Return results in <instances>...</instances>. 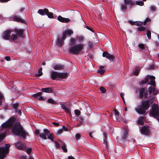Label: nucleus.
Segmentation results:
<instances>
[{"instance_id": "1", "label": "nucleus", "mask_w": 159, "mask_h": 159, "mask_svg": "<svg viewBox=\"0 0 159 159\" xmlns=\"http://www.w3.org/2000/svg\"><path fill=\"white\" fill-rule=\"evenodd\" d=\"M154 98L152 97H150L149 100L142 102L135 108V110L139 114L143 115L145 113L146 110H148L150 107L149 103H152L154 101Z\"/></svg>"}, {"instance_id": "2", "label": "nucleus", "mask_w": 159, "mask_h": 159, "mask_svg": "<svg viewBox=\"0 0 159 159\" xmlns=\"http://www.w3.org/2000/svg\"><path fill=\"white\" fill-rule=\"evenodd\" d=\"M76 39L71 38L70 40L69 44L70 47L69 49L70 52L72 54L76 55L81 52L84 47L82 44H75Z\"/></svg>"}, {"instance_id": "3", "label": "nucleus", "mask_w": 159, "mask_h": 159, "mask_svg": "<svg viewBox=\"0 0 159 159\" xmlns=\"http://www.w3.org/2000/svg\"><path fill=\"white\" fill-rule=\"evenodd\" d=\"M155 78L154 76H147L146 77L144 80L141 81L142 84H146L148 82L149 80L150 79V81L148 83V84H151L152 86L150 87L148 89V91L149 94L152 93L153 94L156 95L158 92V91L155 88V83L154 80Z\"/></svg>"}, {"instance_id": "4", "label": "nucleus", "mask_w": 159, "mask_h": 159, "mask_svg": "<svg viewBox=\"0 0 159 159\" xmlns=\"http://www.w3.org/2000/svg\"><path fill=\"white\" fill-rule=\"evenodd\" d=\"M14 119L13 118H10L8 121L2 125L0 128V131L2 134H0V142L2 141L5 137L6 134L9 131V127L12 126Z\"/></svg>"}, {"instance_id": "5", "label": "nucleus", "mask_w": 159, "mask_h": 159, "mask_svg": "<svg viewBox=\"0 0 159 159\" xmlns=\"http://www.w3.org/2000/svg\"><path fill=\"white\" fill-rule=\"evenodd\" d=\"M11 131L14 134L22 136L24 139L29 134L27 132L23 129V127L19 122H16L14 125Z\"/></svg>"}, {"instance_id": "6", "label": "nucleus", "mask_w": 159, "mask_h": 159, "mask_svg": "<svg viewBox=\"0 0 159 159\" xmlns=\"http://www.w3.org/2000/svg\"><path fill=\"white\" fill-rule=\"evenodd\" d=\"M73 33V31L70 30H65L63 32L62 37H58L57 38L56 42L57 44L59 46H61L64 44V40L66 39V35L70 36Z\"/></svg>"}, {"instance_id": "7", "label": "nucleus", "mask_w": 159, "mask_h": 159, "mask_svg": "<svg viewBox=\"0 0 159 159\" xmlns=\"http://www.w3.org/2000/svg\"><path fill=\"white\" fill-rule=\"evenodd\" d=\"M51 78L53 80L57 79L60 80L61 79H66L68 75L66 73H59L56 71H51Z\"/></svg>"}, {"instance_id": "8", "label": "nucleus", "mask_w": 159, "mask_h": 159, "mask_svg": "<svg viewBox=\"0 0 159 159\" xmlns=\"http://www.w3.org/2000/svg\"><path fill=\"white\" fill-rule=\"evenodd\" d=\"M150 113L153 116L157 119L159 121V107L157 104L156 103L153 104Z\"/></svg>"}, {"instance_id": "9", "label": "nucleus", "mask_w": 159, "mask_h": 159, "mask_svg": "<svg viewBox=\"0 0 159 159\" xmlns=\"http://www.w3.org/2000/svg\"><path fill=\"white\" fill-rule=\"evenodd\" d=\"M6 145V146L5 147L0 148V159H4L9 152V148L10 145L9 144Z\"/></svg>"}, {"instance_id": "10", "label": "nucleus", "mask_w": 159, "mask_h": 159, "mask_svg": "<svg viewBox=\"0 0 159 159\" xmlns=\"http://www.w3.org/2000/svg\"><path fill=\"white\" fill-rule=\"evenodd\" d=\"M43 132L44 133H40L39 130L36 129L35 130V132L36 134L39 135L40 138L43 139L45 140L47 139L46 134L48 135L50 132L48 129H43Z\"/></svg>"}, {"instance_id": "11", "label": "nucleus", "mask_w": 159, "mask_h": 159, "mask_svg": "<svg viewBox=\"0 0 159 159\" xmlns=\"http://www.w3.org/2000/svg\"><path fill=\"white\" fill-rule=\"evenodd\" d=\"M147 90L144 88H141L139 90V97L140 98H143V96L146 98H148Z\"/></svg>"}, {"instance_id": "12", "label": "nucleus", "mask_w": 159, "mask_h": 159, "mask_svg": "<svg viewBox=\"0 0 159 159\" xmlns=\"http://www.w3.org/2000/svg\"><path fill=\"white\" fill-rule=\"evenodd\" d=\"M11 31L10 30H8L5 31L2 35V38L5 40H8L10 37Z\"/></svg>"}, {"instance_id": "13", "label": "nucleus", "mask_w": 159, "mask_h": 159, "mask_svg": "<svg viewBox=\"0 0 159 159\" xmlns=\"http://www.w3.org/2000/svg\"><path fill=\"white\" fill-rule=\"evenodd\" d=\"M16 147L19 149L24 150L26 149L25 144L21 142H18L16 144Z\"/></svg>"}, {"instance_id": "14", "label": "nucleus", "mask_w": 159, "mask_h": 159, "mask_svg": "<svg viewBox=\"0 0 159 159\" xmlns=\"http://www.w3.org/2000/svg\"><path fill=\"white\" fill-rule=\"evenodd\" d=\"M102 56L103 57H106L110 61H113V60L115 59V57L113 55L110 54L107 52H103L102 53Z\"/></svg>"}, {"instance_id": "15", "label": "nucleus", "mask_w": 159, "mask_h": 159, "mask_svg": "<svg viewBox=\"0 0 159 159\" xmlns=\"http://www.w3.org/2000/svg\"><path fill=\"white\" fill-rule=\"evenodd\" d=\"M141 133L142 134L148 135L149 134V130L148 127L146 126L143 127L141 129Z\"/></svg>"}, {"instance_id": "16", "label": "nucleus", "mask_w": 159, "mask_h": 159, "mask_svg": "<svg viewBox=\"0 0 159 159\" xmlns=\"http://www.w3.org/2000/svg\"><path fill=\"white\" fill-rule=\"evenodd\" d=\"M57 20L63 23H67L70 21V20L69 19L63 17L61 16H58Z\"/></svg>"}, {"instance_id": "17", "label": "nucleus", "mask_w": 159, "mask_h": 159, "mask_svg": "<svg viewBox=\"0 0 159 159\" xmlns=\"http://www.w3.org/2000/svg\"><path fill=\"white\" fill-rule=\"evenodd\" d=\"M14 31L18 36H22L23 35L24 31L23 29L15 28Z\"/></svg>"}, {"instance_id": "18", "label": "nucleus", "mask_w": 159, "mask_h": 159, "mask_svg": "<svg viewBox=\"0 0 159 159\" xmlns=\"http://www.w3.org/2000/svg\"><path fill=\"white\" fill-rule=\"evenodd\" d=\"M12 19L13 20L17 22H20L22 23L25 22L24 20L22 19V18L19 16H14L12 17Z\"/></svg>"}, {"instance_id": "19", "label": "nucleus", "mask_w": 159, "mask_h": 159, "mask_svg": "<svg viewBox=\"0 0 159 159\" xmlns=\"http://www.w3.org/2000/svg\"><path fill=\"white\" fill-rule=\"evenodd\" d=\"M64 66L62 65L58 64L53 66V68L55 70H61L64 69Z\"/></svg>"}, {"instance_id": "20", "label": "nucleus", "mask_w": 159, "mask_h": 159, "mask_svg": "<svg viewBox=\"0 0 159 159\" xmlns=\"http://www.w3.org/2000/svg\"><path fill=\"white\" fill-rule=\"evenodd\" d=\"M48 12V10L47 8H45L44 9H39L38 12L40 15L43 16L45 14L46 15V13Z\"/></svg>"}, {"instance_id": "21", "label": "nucleus", "mask_w": 159, "mask_h": 159, "mask_svg": "<svg viewBox=\"0 0 159 159\" xmlns=\"http://www.w3.org/2000/svg\"><path fill=\"white\" fill-rule=\"evenodd\" d=\"M41 90L43 92L48 93H52V90L51 88H42Z\"/></svg>"}, {"instance_id": "22", "label": "nucleus", "mask_w": 159, "mask_h": 159, "mask_svg": "<svg viewBox=\"0 0 159 159\" xmlns=\"http://www.w3.org/2000/svg\"><path fill=\"white\" fill-rule=\"evenodd\" d=\"M124 2L126 5H129L130 6H132L134 5V2L132 0H125Z\"/></svg>"}, {"instance_id": "23", "label": "nucleus", "mask_w": 159, "mask_h": 159, "mask_svg": "<svg viewBox=\"0 0 159 159\" xmlns=\"http://www.w3.org/2000/svg\"><path fill=\"white\" fill-rule=\"evenodd\" d=\"M107 134L106 133H104V137H103V141L105 145V148L106 149H108V148L107 145Z\"/></svg>"}, {"instance_id": "24", "label": "nucleus", "mask_w": 159, "mask_h": 159, "mask_svg": "<svg viewBox=\"0 0 159 159\" xmlns=\"http://www.w3.org/2000/svg\"><path fill=\"white\" fill-rule=\"evenodd\" d=\"M61 108L64 110L68 114H70V111L67 108L66 106L64 104H62L61 105Z\"/></svg>"}, {"instance_id": "25", "label": "nucleus", "mask_w": 159, "mask_h": 159, "mask_svg": "<svg viewBox=\"0 0 159 159\" xmlns=\"http://www.w3.org/2000/svg\"><path fill=\"white\" fill-rule=\"evenodd\" d=\"M114 114L116 116V120L118 121H120V118H119V113L116 110H114Z\"/></svg>"}, {"instance_id": "26", "label": "nucleus", "mask_w": 159, "mask_h": 159, "mask_svg": "<svg viewBox=\"0 0 159 159\" xmlns=\"http://www.w3.org/2000/svg\"><path fill=\"white\" fill-rule=\"evenodd\" d=\"M145 119V117H141L138 120V122L139 124L143 125L144 124L143 121Z\"/></svg>"}, {"instance_id": "27", "label": "nucleus", "mask_w": 159, "mask_h": 159, "mask_svg": "<svg viewBox=\"0 0 159 159\" xmlns=\"http://www.w3.org/2000/svg\"><path fill=\"white\" fill-rule=\"evenodd\" d=\"M104 67L102 66H100L99 69L97 71V72L100 73L101 75H103L105 71V70L103 69Z\"/></svg>"}, {"instance_id": "28", "label": "nucleus", "mask_w": 159, "mask_h": 159, "mask_svg": "<svg viewBox=\"0 0 159 159\" xmlns=\"http://www.w3.org/2000/svg\"><path fill=\"white\" fill-rule=\"evenodd\" d=\"M128 131V130H125L123 133V134L122 137L123 139H125L127 137Z\"/></svg>"}, {"instance_id": "29", "label": "nucleus", "mask_w": 159, "mask_h": 159, "mask_svg": "<svg viewBox=\"0 0 159 159\" xmlns=\"http://www.w3.org/2000/svg\"><path fill=\"white\" fill-rule=\"evenodd\" d=\"M46 136L48 135V139L51 140L52 142H54V140L53 139L54 136L53 135V134L52 133L50 134L49 133L48 135L46 134Z\"/></svg>"}, {"instance_id": "30", "label": "nucleus", "mask_w": 159, "mask_h": 159, "mask_svg": "<svg viewBox=\"0 0 159 159\" xmlns=\"http://www.w3.org/2000/svg\"><path fill=\"white\" fill-rule=\"evenodd\" d=\"M120 9L121 11L123 12H125L127 9L126 5L122 4L120 6Z\"/></svg>"}, {"instance_id": "31", "label": "nucleus", "mask_w": 159, "mask_h": 159, "mask_svg": "<svg viewBox=\"0 0 159 159\" xmlns=\"http://www.w3.org/2000/svg\"><path fill=\"white\" fill-rule=\"evenodd\" d=\"M42 94V93L41 92H39L37 93L34 94L33 95V97L35 98L38 99V98Z\"/></svg>"}, {"instance_id": "32", "label": "nucleus", "mask_w": 159, "mask_h": 159, "mask_svg": "<svg viewBox=\"0 0 159 159\" xmlns=\"http://www.w3.org/2000/svg\"><path fill=\"white\" fill-rule=\"evenodd\" d=\"M75 39H76V40H78L82 42L84 40V38L82 36H78Z\"/></svg>"}, {"instance_id": "33", "label": "nucleus", "mask_w": 159, "mask_h": 159, "mask_svg": "<svg viewBox=\"0 0 159 159\" xmlns=\"http://www.w3.org/2000/svg\"><path fill=\"white\" fill-rule=\"evenodd\" d=\"M42 67L40 68L38 70V74H36L35 75L36 76H41L43 74L42 72Z\"/></svg>"}, {"instance_id": "34", "label": "nucleus", "mask_w": 159, "mask_h": 159, "mask_svg": "<svg viewBox=\"0 0 159 159\" xmlns=\"http://www.w3.org/2000/svg\"><path fill=\"white\" fill-rule=\"evenodd\" d=\"M46 15H47L49 18H54L53 13L52 12H49L48 11V12L46 13Z\"/></svg>"}, {"instance_id": "35", "label": "nucleus", "mask_w": 159, "mask_h": 159, "mask_svg": "<svg viewBox=\"0 0 159 159\" xmlns=\"http://www.w3.org/2000/svg\"><path fill=\"white\" fill-rule=\"evenodd\" d=\"M140 69L139 68H136L134 71V74L135 75H138L140 71Z\"/></svg>"}, {"instance_id": "36", "label": "nucleus", "mask_w": 159, "mask_h": 159, "mask_svg": "<svg viewBox=\"0 0 159 159\" xmlns=\"http://www.w3.org/2000/svg\"><path fill=\"white\" fill-rule=\"evenodd\" d=\"M143 24V22L140 21H135L134 25L137 26H141Z\"/></svg>"}, {"instance_id": "37", "label": "nucleus", "mask_w": 159, "mask_h": 159, "mask_svg": "<svg viewBox=\"0 0 159 159\" xmlns=\"http://www.w3.org/2000/svg\"><path fill=\"white\" fill-rule=\"evenodd\" d=\"M63 129H59L56 132L57 135H59L63 133Z\"/></svg>"}, {"instance_id": "38", "label": "nucleus", "mask_w": 159, "mask_h": 159, "mask_svg": "<svg viewBox=\"0 0 159 159\" xmlns=\"http://www.w3.org/2000/svg\"><path fill=\"white\" fill-rule=\"evenodd\" d=\"M147 35L148 39H150L151 38V32L149 30H147Z\"/></svg>"}, {"instance_id": "39", "label": "nucleus", "mask_w": 159, "mask_h": 159, "mask_svg": "<svg viewBox=\"0 0 159 159\" xmlns=\"http://www.w3.org/2000/svg\"><path fill=\"white\" fill-rule=\"evenodd\" d=\"M10 37L11 39L13 40H16L18 38L16 35L15 34H12Z\"/></svg>"}, {"instance_id": "40", "label": "nucleus", "mask_w": 159, "mask_h": 159, "mask_svg": "<svg viewBox=\"0 0 159 159\" xmlns=\"http://www.w3.org/2000/svg\"><path fill=\"white\" fill-rule=\"evenodd\" d=\"M61 148L63 151L65 152H67V149L66 148L65 144H63L61 146Z\"/></svg>"}, {"instance_id": "41", "label": "nucleus", "mask_w": 159, "mask_h": 159, "mask_svg": "<svg viewBox=\"0 0 159 159\" xmlns=\"http://www.w3.org/2000/svg\"><path fill=\"white\" fill-rule=\"evenodd\" d=\"M145 29L144 27L140 26L137 28V29L139 31H143Z\"/></svg>"}, {"instance_id": "42", "label": "nucleus", "mask_w": 159, "mask_h": 159, "mask_svg": "<svg viewBox=\"0 0 159 159\" xmlns=\"http://www.w3.org/2000/svg\"><path fill=\"white\" fill-rule=\"evenodd\" d=\"M136 4L137 5H139L140 6H143L144 4V2L143 1H136Z\"/></svg>"}, {"instance_id": "43", "label": "nucleus", "mask_w": 159, "mask_h": 159, "mask_svg": "<svg viewBox=\"0 0 159 159\" xmlns=\"http://www.w3.org/2000/svg\"><path fill=\"white\" fill-rule=\"evenodd\" d=\"M48 102L52 104H54L55 102V101L51 98H49L48 100Z\"/></svg>"}, {"instance_id": "44", "label": "nucleus", "mask_w": 159, "mask_h": 159, "mask_svg": "<svg viewBox=\"0 0 159 159\" xmlns=\"http://www.w3.org/2000/svg\"><path fill=\"white\" fill-rule=\"evenodd\" d=\"M75 115L78 116H79L80 114V111L79 110L77 109L75 110Z\"/></svg>"}, {"instance_id": "45", "label": "nucleus", "mask_w": 159, "mask_h": 159, "mask_svg": "<svg viewBox=\"0 0 159 159\" xmlns=\"http://www.w3.org/2000/svg\"><path fill=\"white\" fill-rule=\"evenodd\" d=\"M100 90L101 91L102 93H105L106 91V89H105L104 87H100Z\"/></svg>"}, {"instance_id": "46", "label": "nucleus", "mask_w": 159, "mask_h": 159, "mask_svg": "<svg viewBox=\"0 0 159 159\" xmlns=\"http://www.w3.org/2000/svg\"><path fill=\"white\" fill-rule=\"evenodd\" d=\"M54 143L55 144V146L57 148H58L60 147V144L57 141H54Z\"/></svg>"}, {"instance_id": "47", "label": "nucleus", "mask_w": 159, "mask_h": 159, "mask_svg": "<svg viewBox=\"0 0 159 159\" xmlns=\"http://www.w3.org/2000/svg\"><path fill=\"white\" fill-rule=\"evenodd\" d=\"M150 9L152 11H154L156 10V7L154 6H152L151 7Z\"/></svg>"}, {"instance_id": "48", "label": "nucleus", "mask_w": 159, "mask_h": 159, "mask_svg": "<svg viewBox=\"0 0 159 159\" xmlns=\"http://www.w3.org/2000/svg\"><path fill=\"white\" fill-rule=\"evenodd\" d=\"M3 98V96L2 94L0 92V106L2 104V101L1 100Z\"/></svg>"}, {"instance_id": "49", "label": "nucleus", "mask_w": 159, "mask_h": 159, "mask_svg": "<svg viewBox=\"0 0 159 159\" xmlns=\"http://www.w3.org/2000/svg\"><path fill=\"white\" fill-rule=\"evenodd\" d=\"M13 107L15 109V111L16 112H17V108L18 107V103H16L15 104H14L13 105Z\"/></svg>"}, {"instance_id": "50", "label": "nucleus", "mask_w": 159, "mask_h": 159, "mask_svg": "<svg viewBox=\"0 0 159 159\" xmlns=\"http://www.w3.org/2000/svg\"><path fill=\"white\" fill-rule=\"evenodd\" d=\"M120 96H121V98H122L123 100V102H124V103H125V102L124 97L125 95V94L124 93H121L120 94Z\"/></svg>"}, {"instance_id": "51", "label": "nucleus", "mask_w": 159, "mask_h": 159, "mask_svg": "<svg viewBox=\"0 0 159 159\" xmlns=\"http://www.w3.org/2000/svg\"><path fill=\"white\" fill-rule=\"evenodd\" d=\"M32 151V149L31 148H29L26 150V152L28 154H30Z\"/></svg>"}, {"instance_id": "52", "label": "nucleus", "mask_w": 159, "mask_h": 159, "mask_svg": "<svg viewBox=\"0 0 159 159\" xmlns=\"http://www.w3.org/2000/svg\"><path fill=\"white\" fill-rule=\"evenodd\" d=\"M38 99L39 100H41V101L45 100H46V98H44V97H43L40 96L38 98Z\"/></svg>"}, {"instance_id": "53", "label": "nucleus", "mask_w": 159, "mask_h": 159, "mask_svg": "<svg viewBox=\"0 0 159 159\" xmlns=\"http://www.w3.org/2000/svg\"><path fill=\"white\" fill-rule=\"evenodd\" d=\"M78 120L81 122V123H82L84 119L83 117L80 116L79 117Z\"/></svg>"}, {"instance_id": "54", "label": "nucleus", "mask_w": 159, "mask_h": 159, "mask_svg": "<svg viewBox=\"0 0 159 159\" xmlns=\"http://www.w3.org/2000/svg\"><path fill=\"white\" fill-rule=\"evenodd\" d=\"M138 46L140 48L142 49H143L144 48V45L143 44H139Z\"/></svg>"}, {"instance_id": "55", "label": "nucleus", "mask_w": 159, "mask_h": 159, "mask_svg": "<svg viewBox=\"0 0 159 159\" xmlns=\"http://www.w3.org/2000/svg\"><path fill=\"white\" fill-rule=\"evenodd\" d=\"M81 136L80 134H77L75 135L76 139L77 140L79 139Z\"/></svg>"}, {"instance_id": "56", "label": "nucleus", "mask_w": 159, "mask_h": 159, "mask_svg": "<svg viewBox=\"0 0 159 159\" xmlns=\"http://www.w3.org/2000/svg\"><path fill=\"white\" fill-rule=\"evenodd\" d=\"M64 129L65 131H68V129L67 128L65 127V126L64 125H63L62 126V129Z\"/></svg>"}, {"instance_id": "57", "label": "nucleus", "mask_w": 159, "mask_h": 159, "mask_svg": "<svg viewBox=\"0 0 159 159\" xmlns=\"http://www.w3.org/2000/svg\"><path fill=\"white\" fill-rule=\"evenodd\" d=\"M52 124L54 125L57 126H58L59 125V123L57 122H53Z\"/></svg>"}, {"instance_id": "58", "label": "nucleus", "mask_w": 159, "mask_h": 159, "mask_svg": "<svg viewBox=\"0 0 159 159\" xmlns=\"http://www.w3.org/2000/svg\"><path fill=\"white\" fill-rule=\"evenodd\" d=\"M86 28L87 29H88L89 30H90L91 31H92V32H93V30L92 29V28H90V27H89L88 26H87V25H86Z\"/></svg>"}, {"instance_id": "59", "label": "nucleus", "mask_w": 159, "mask_h": 159, "mask_svg": "<svg viewBox=\"0 0 159 159\" xmlns=\"http://www.w3.org/2000/svg\"><path fill=\"white\" fill-rule=\"evenodd\" d=\"M5 58L7 61H10L11 59L10 57L8 56L6 57Z\"/></svg>"}, {"instance_id": "60", "label": "nucleus", "mask_w": 159, "mask_h": 159, "mask_svg": "<svg viewBox=\"0 0 159 159\" xmlns=\"http://www.w3.org/2000/svg\"><path fill=\"white\" fill-rule=\"evenodd\" d=\"M89 45L91 47H92L93 45V43L92 42L89 41Z\"/></svg>"}, {"instance_id": "61", "label": "nucleus", "mask_w": 159, "mask_h": 159, "mask_svg": "<svg viewBox=\"0 0 159 159\" xmlns=\"http://www.w3.org/2000/svg\"><path fill=\"white\" fill-rule=\"evenodd\" d=\"M93 132H94L93 131H92V132H90L89 133V136H90L91 138H92L93 137V136H92V134L93 133Z\"/></svg>"}, {"instance_id": "62", "label": "nucleus", "mask_w": 159, "mask_h": 159, "mask_svg": "<svg viewBox=\"0 0 159 159\" xmlns=\"http://www.w3.org/2000/svg\"><path fill=\"white\" fill-rule=\"evenodd\" d=\"M129 22L131 25H134V23H135V22H134V21L133 22L132 21L130 20L129 21Z\"/></svg>"}, {"instance_id": "63", "label": "nucleus", "mask_w": 159, "mask_h": 159, "mask_svg": "<svg viewBox=\"0 0 159 159\" xmlns=\"http://www.w3.org/2000/svg\"><path fill=\"white\" fill-rule=\"evenodd\" d=\"M68 159H75V158L72 156H69L68 157Z\"/></svg>"}, {"instance_id": "64", "label": "nucleus", "mask_w": 159, "mask_h": 159, "mask_svg": "<svg viewBox=\"0 0 159 159\" xmlns=\"http://www.w3.org/2000/svg\"><path fill=\"white\" fill-rule=\"evenodd\" d=\"M145 20L147 22H149L150 21V19L149 18H147Z\"/></svg>"}]
</instances>
